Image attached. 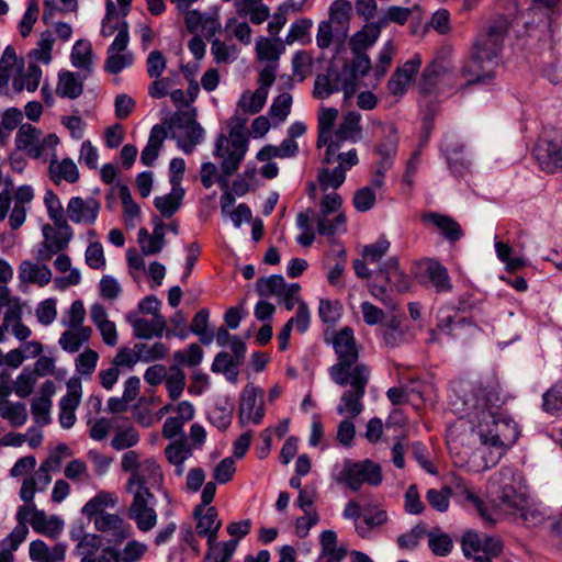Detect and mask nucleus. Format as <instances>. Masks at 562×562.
Returning a JSON list of instances; mask_svg holds the SVG:
<instances>
[{
	"mask_svg": "<svg viewBox=\"0 0 562 562\" xmlns=\"http://www.w3.org/2000/svg\"><path fill=\"white\" fill-rule=\"evenodd\" d=\"M83 91L82 78L75 72L64 70L58 74L56 93L60 98L77 99Z\"/></svg>",
	"mask_w": 562,
	"mask_h": 562,
	"instance_id": "7c9ffc66",
	"label": "nucleus"
},
{
	"mask_svg": "<svg viewBox=\"0 0 562 562\" xmlns=\"http://www.w3.org/2000/svg\"><path fill=\"white\" fill-rule=\"evenodd\" d=\"M440 150L446 157L449 169L454 175H462L469 169L471 160L464 155V145L454 135L445 136Z\"/></svg>",
	"mask_w": 562,
	"mask_h": 562,
	"instance_id": "aec40b11",
	"label": "nucleus"
},
{
	"mask_svg": "<svg viewBox=\"0 0 562 562\" xmlns=\"http://www.w3.org/2000/svg\"><path fill=\"white\" fill-rule=\"evenodd\" d=\"M49 175L54 183L59 184L61 181L75 183L79 180V170L71 158L58 160L53 158L49 162Z\"/></svg>",
	"mask_w": 562,
	"mask_h": 562,
	"instance_id": "c85d7f7f",
	"label": "nucleus"
},
{
	"mask_svg": "<svg viewBox=\"0 0 562 562\" xmlns=\"http://www.w3.org/2000/svg\"><path fill=\"white\" fill-rule=\"evenodd\" d=\"M61 464V458L59 454H50L45 461H43L35 472L30 477L36 481V488L42 492L44 491L52 481L50 471L57 470Z\"/></svg>",
	"mask_w": 562,
	"mask_h": 562,
	"instance_id": "8fccbe9b",
	"label": "nucleus"
},
{
	"mask_svg": "<svg viewBox=\"0 0 562 562\" xmlns=\"http://www.w3.org/2000/svg\"><path fill=\"white\" fill-rule=\"evenodd\" d=\"M167 460L175 465V473L181 476L184 472V461L192 456V449L186 440L173 441L165 449Z\"/></svg>",
	"mask_w": 562,
	"mask_h": 562,
	"instance_id": "f704fd0d",
	"label": "nucleus"
},
{
	"mask_svg": "<svg viewBox=\"0 0 562 562\" xmlns=\"http://www.w3.org/2000/svg\"><path fill=\"white\" fill-rule=\"evenodd\" d=\"M41 130L26 123L19 127L15 135V145L20 150L26 151L33 158L41 157V150L37 147L38 137H41Z\"/></svg>",
	"mask_w": 562,
	"mask_h": 562,
	"instance_id": "cd10ccee",
	"label": "nucleus"
},
{
	"mask_svg": "<svg viewBox=\"0 0 562 562\" xmlns=\"http://www.w3.org/2000/svg\"><path fill=\"white\" fill-rule=\"evenodd\" d=\"M508 27V21L501 16L494 20L485 31L479 33L473 44L472 58L463 68V74L470 77L468 85H488L494 79Z\"/></svg>",
	"mask_w": 562,
	"mask_h": 562,
	"instance_id": "7ed1b4c3",
	"label": "nucleus"
},
{
	"mask_svg": "<svg viewBox=\"0 0 562 562\" xmlns=\"http://www.w3.org/2000/svg\"><path fill=\"white\" fill-rule=\"evenodd\" d=\"M391 241L385 235L380 236L374 243L366 245L362 249V257L368 262H379L390 250Z\"/></svg>",
	"mask_w": 562,
	"mask_h": 562,
	"instance_id": "e2e57ef3",
	"label": "nucleus"
},
{
	"mask_svg": "<svg viewBox=\"0 0 562 562\" xmlns=\"http://www.w3.org/2000/svg\"><path fill=\"white\" fill-rule=\"evenodd\" d=\"M317 180L322 191L326 192L328 189L337 190L346 180V175L342 168H323L319 170Z\"/></svg>",
	"mask_w": 562,
	"mask_h": 562,
	"instance_id": "bf43d9fd",
	"label": "nucleus"
},
{
	"mask_svg": "<svg viewBox=\"0 0 562 562\" xmlns=\"http://www.w3.org/2000/svg\"><path fill=\"white\" fill-rule=\"evenodd\" d=\"M428 546L435 555L446 557L451 552L453 541L448 533L432 530L428 533Z\"/></svg>",
	"mask_w": 562,
	"mask_h": 562,
	"instance_id": "680f3d73",
	"label": "nucleus"
},
{
	"mask_svg": "<svg viewBox=\"0 0 562 562\" xmlns=\"http://www.w3.org/2000/svg\"><path fill=\"white\" fill-rule=\"evenodd\" d=\"M256 52L259 60L277 61L285 52V47L279 37L267 38L261 36L256 42Z\"/></svg>",
	"mask_w": 562,
	"mask_h": 562,
	"instance_id": "ea45409f",
	"label": "nucleus"
},
{
	"mask_svg": "<svg viewBox=\"0 0 562 562\" xmlns=\"http://www.w3.org/2000/svg\"><path fill=\"white\" fill-rule=\"evenodd\" d=\"M286 282L281 274H272L268 278H259L256 282V290L260 296H280Z\"/></svg>",
	"mask_w": 562,
	"mask_h": 562,
	"instance_id": "5fc2aeb1",
	"label": "nucleus"
},
{
	"mask_svg": "<svg viewBox=\"0 0 562 562\" xmlns=\"http://www.w3.org/2000/svg\"><path fill=\"white\" fill-rule=\"evenodd\" d=\"M195 507L194 517L196 518V532L200 537L206 538L207 542L217 540L222 521L218 519V513L215 507L210 506L205 509Z\"/></svg>",
	"mask_w": 562,
	"mask_h": 562,
	"instance_id": "b1692460",
	"label": "nucleus"
},
{
	"mask_svg": "<svg viewBox=\"0 0 562 562\" xmlns=\"http://www.w3.org/2000/svg\"><path fill=\"white\" fill-rule=\"evenodd\" d=\"M238 547V540L207 542V550L202 562H229Z\"/></svg>",
	"mask_w": 562,
	"mask_h": 562,
	"instance_id": "c9c22d12",
	"label": "nucleus"
},
{
	"mask_svg": "<svg viewBox=\"0 0 562 562\" xmlns=\"http://www.w3.org/2000/svg\"><path fill=\"white\" fill-rule=\"evenodd\" d=\"M100 203L93 199H82L74 196L67 204V214L71 222L76 224H93L98 218Z\"/></svg>",
	"mask_w": 562,
	"mask_h": 562,
	"instance_id": "412c9836",
	"label": "nucleus"
},
{
	"mask_svg": "<svg viewBox=\"0 0 562 562\" xmlns=\"http://www.w3.org/2000/svg\"><path fill=\"white\" fill-rule=\"evenodd\" d=\"M334 480L339 484H346L351 491L357 492L363 484L378 486L381 484V467L372 460L353 462L346 460L341 470L333 474Z\"/></svg>",
	"mask_w": 562,
	"mask_h": 562,
	"instance_id": "6e6552de",
	"label": "nucleus"
},
{
	"mask_svg": "<svg viewBox=\"0 0 562 562\" xmlns=\"http://www.w3.org/2000/svg\"><path fill=\"white\" fill-rule=\"evenodd\" d=\"M371 370L367 364H357L349 375V390L345 391L337 406L339 414H348L350 418H356L363 411L362 398L366 394V387L370 380Z\"/></svg>",
	"mask_w": 562,
	"mask_h": 562,
	"instance_id": "1a4fd4ad",
	"label": "nucleus"
},
{
	"mask_svg": "<svg viewBox=\"0 0 562 562\" xmlns=\"http://www.w3.org/2000/svg\"><path fill=\"white\" fill-rule=\"evenodd\" d=\"M533 156L543 171L562 170V131H544L533 147Z\"/></svg>",
	"mask_w": 562,
	"mask_h": 562,
	"instance_id": "9b49d317",
	"label": "nucleus"
},
{
	"mask_svg": "<svg viewBox=\"0 0 562 562\" xmlns=\"http://www.w3.org/2000/svg\"><path fill=\"white\" fill-rule=\"evenodd\" d=\"M168 126L171 138L177 140L178 147L187 155L191 154L204 137V130L196 122L194 111L175 114Z\"/></svg>",
	"mask_w": 562,
	"mask_h": 562,
	"instance_id": "9d476101",
	"label": "nucleus"
},
{
	"mask_svg": "<svg viewBox=\"0 0 562 562\" xmlns=\"http://www.w3.org/2000/svg\"><path fill=\"white\" fill-rule=\"evenodd\" d=\"M333 348L337 356V362L328 370L330 379L339 386H347L352 369L360 364L358 362L359 346L355 338L353 329L346 326L335 333Z\"/></svg>",
	"mask_w": 562,
	"mask_h": 562,
	"instance_id": "0eeeda50",
	"label": "nucleus"
},
{
	"mask_svg": "<svg viewBox=\"0 0 562 562\" xmlns=\"http://www.w3.org/2000/svg\"><path fill=\"white\" fill-rule=\"evenodd\" d=\"M66 550L65 543L49 547L43 540L36 539L30 543L29 554L33 562H64Z\"/></svg>",
	"mask_w": 562,
	"mask_h": 562,
	"instance_id": "a878e982",
	"label": "nucleus"
},
{
	"mask_svg": "<svg viewBox=\"0 0 562 562\" xmlns=\"http://www.w3.org/2000/svg\"><path fill=\"white\" fill-rule=\"evenodd\" d=\"M70 59L74 67L90 74L93 64L91 43L87 40H78L72 46Z\"/></svg>",
	"mask_w": 562,
	"mask_h": 562,
	"instance_id": "58836bf2",
	"label": "nucleus"
},
{
	"mask_svg": "<svg viewBox=\"0 0 562 562\" xmlns=\"http://www.w3.org/2000/svg\"><path fill=\"white\" fill-rule=\"evenodd\" d=\"M123 30H125L126 34L130 36L127 22L117 16L114 3L109 0L106 2L105 16L102 20L101 35L103 37H110L115 32L116 34H120Z\"/></svg>",
	"mask_w": 562,
	"mask_h": 562,
	"instance_id": "79ce46f5",
	"label": "nucleus"
},
{
	"mask_svg": "<svg viewBox=\"0 0 562 562\" xmlns=\"http://www.w3.org/2000/svg\"><path fill=\"white\" fill-rule=\"evenodd\" d=\"M342 198L333 191L321 199L319 213L316 215L319 235L333 236L346 224V215L341 212Z\"/></svg>",
	"mask_w": 562,
	"mask_h": 562,
	"instance_id": "f8f14e48",
	"label": "nucleus"
},
{
	"mask_svg": "<svg viewBox=\"0 0 562 562\" xmlns=\"http://www.w3.org/2000/svg\"><path fill=\"white\" fill-rule=\"evenodd\" d=\"M239 364L236 360H233L231 353L226 351L218 352L211 364V371L213 373L223 374L225 379L232 383H238Z\"/></svg>",
	"mask_w": 562,
	"mask_h": 562,
	"instance_id": "72a5a7b5",
	"label": "nucleus"
},
{
	"mask_svg": "<svg viewBox=\"0 0 562 562\" xmlns=\"http://www.w3.org/2000/svg\"><path fill=\"white\" fill-rule=\"evenodd\" d=\"M128 42L130 36L126 34L125 30L115 35L114 41L106 52L105 70L108 72L116 75L133 64L134 58L131 52L121 54L126 49Z\"/></svg>",
	"mask_w": 562,
	"mask_h": 562,
	"instance_id": "f3484780",
	"label": "nucleus"
},
{
	"mask_svg": "<svg viewBox=\"0 0 562 562\" xmlns=\"http://www.w3.org/2000/svg\"><path fill=\"white\" fill-rule=\"evenodd\" d=\"M36 382L35 372L30 367H25L13 382V392L16 396L25 398L33 393Z\"/></svg>",
	"mask_w": 562,
	"mask_h": 562,
	"instance_id": "4d7b16f0",
	"label": "nucleus"
},
{
	"mask_svg": "<svg viewBox=\"0 0 562 562\" xmlns=\"http://www.w3.org/2000/svg\"><path fill=\"white\" fill-rule=\"evenodd\" d=\"M204 352L198 344H191L186 350H178L173 353V360L177 364L196 367L203 360Z\"/></svg>",
	"mask_w": 562,
	"mask_h": 562,
	"instance_id": "338daca9",
	"label": "nucleus"
},
{
	"mask_svg": "<svg viewBox=\"0 0 562 562\" xmlns=\"http://www.w3.org/2000/svg\"><path fill=\"white\" fill-rule=\"evenodd\" d=\"M91 335V327L69 328L60 335L58 345L64 351L75 353L80 350L83 344L89 341Z\"/></svg>",
	"mask_w": 562,
	"mask_h": 562,
	"instance_id": "473e14b6",
	"label": "nucleus"
},
{
	"mask_svg": "<svg viewBox=\"0 0 562 562\" xmlns=\"http://www.w3.org/2000/svg\"><path fill=\"white\" fill-rule=\"evenodd\" d=\"M379 38V31L376 26L364 25L360 31L355 33L350 41V49L352 54L366 53L368 48L372 47Z\"/></svg>",
	"mask_w": 562,
	"mask_h": 562,
	"instance_id": "37998d69",
	"label": "nucleus"
},
{
	"mask_svg": "<svg viewBox=\"0 0 562 562\" xmlns=\"http://www.w3.org/2000/svg\"><path fill=\"white\" fill-rule=\"evenodd\" d=\"M0 416L12 427H21L27 420L26 405L21 402L0 401Z\"/></svg>",
	"mask_w": 562,
	"mask_h": 562,
	"instance_id": "c03bdc74",
	"label": "nucleus"
},
{
	"mask_svg": "<svg viewBox=\"0 0 562 562\" xmlns=\"http://www.w3.org/2000/svg\"><path fill=\"white\" fill-rule=\"evenodd\" d=\"M42 79V69L36 64H30L25 72L13 79L12 87L14 91L21 92L24 89L29 92L37 90Z\"/></svg>",
	"mask_w": 562,
	"mask_h": 562,
	"instance_id": "49530a36",
	"label": "nucleus"
},
{
	"mask_svg": "<svg viewBox=\"0 0 562 562\" xmlns=\"http://www.w3.org/2000/svg\"><path fill=\"white\" fill-rule=\"evenodd\" d=\"M162 483V472L154 459H146L138 470L130 475L126 482L128 493H151L149 487L159 486Z\"/></svg>",
	"mask_w": 562,
	"mask_h": 562,
	"instance_id": "4468645a",
	"label": "nucleus"
},
{
	"mask_svg": "<svg viewBox=\"0 0 562 562\" xmlns=\"http://www.w3.org/2000/svg\"><path fill=\"white\" fill-rule=\"evenodd\" d=\"M126 321L138 339L160 338L166 329V319L162 315H156L148 319L140 317L136 312H130L126 314Z\"/></svg>",
	"mask_w": 562,
	"mask_h": 562,
	"instance_id": "a211bd4d",
	"label": "nucleus"
},
{
	"mask_svg": "<svg viewBox=\"0 0 562 562\" xmlns=\"http://www.w3.org/2000/svg\"><path fill=\"white\" fill-rule=\"evenodd\" d=\"M133 501L127 509L128 518L132 519L139 531L148 532L156 525L158 515L155 509V496L153 493H131Z\"/></svg>",
	"mask_w": 562,
	"mask_h": 562,
	"instance_id": "ddd939ff",
	"label": "nucleus"
},
{
	"mask_svg": "<svg viewBox=\"0 0 562 562\" xmlns=\"http://www.w3.org/2000/svg\"><path fill=\"white\" fill-rule=\"evenodd\" d=\"M117 504V497L115 494L110 492H99L94 497L89 499L82 507V514L92 519L97 517L100 513H105L104 508L111 507L114 508Z\"/></svg>",
	"mask_w": 562,
	"mask_h": 562,
	"instance_id": "a19ab883",
	"label": "nucleus"
},
{
	"mask_svg": "<svg viewBox=\"0 0 562 562\" xmlns=\"http://www.w3.org/2000/svg\"><path fill=\"white\" fill-rule=\"evenodd\" d=\"M506 400L501 385L493 381L473 385L451 402L460 419L469 424L473 442L477 441L487 451L482 457L481 470L494 467L520 436L519 426L503 409Z\"/></svg>",
	"mask_w": 562,
	"mask_h": 562,
	"instance_id": "f257e3e1",
	"label": "nucleus"
},
{
	"mask_svg": "<svg viewBox=\"0 0 562 562\" xmlns=\"http://www.w3.org/2000/svg\"><path fill=\"white\" fill-rule=\"evenodd\" d=\"M56 229L50 225L43 226V236L45 238L44 249L40 250L38 257L47 260L52 255L67 248L69 241L72 239L74 232L67 222L56 223Z\"/></svg>",
	"mask_w": 562,
	"mask_h": 562,
	"instance_id": "2eb2a0df",
	"label": "nucleus"
},
{
	"mask_svg": "<svg viewBox=\"0 0 562 562\" xmlns=\"http://www.w3.org/2000/svg\"><path fill=\"white\" fill-rule=\"evenodd\" d=\"M139 361L144 363L161 360L167 356L168 348L165 344L157 341L153 345L136 344L135 345Z\"/></svg>",
	"mask_w": 562,
	"mask_h": 562,
	"instance_id": "0e129e2a",
	"label": "nucleus"
},
{
	"mask_svg": "<svg viewBox=\"0 0 562 562\" xmlns=\"http://www.w3.org/2000/svg\"><path fill=\"white\" fill-rule=\"evenodd\" d=\"M31 526L35 532L57 539L63 531L64 521L57 516H47L44 510H36Z\"/></svg>",
	"mask_w": 562,
	"mask_h": 562,
	"instance_id": "bb28decb",
	"label": "nucleus"
},
{
	"mask_svg": "<svg viewBox=\"0 0 562 562\" xmlns=\"http://www.w3.org/2000/svg\"><path fill=\"white\" fill-rule=\"evenodd\" d=\"M267 98L268 91H263V89H257L252 93L246 91L237 103V110L241 111L245 115L256 114L263 109Z\"/></svg>",
	"mask_w": 562,
	"mask_h": 562,
	"instance_id": "a18cd8bd",
	"label": "nucleus"
},
{
	"mask_svg": "<svg viewBox=\"0 0 562 562\" xmlns=\"http://www.w3.org/2000/svg\"><path fill=\"white\" fill-rule=\"evenodd\" d=\"M99 360V353L90 348L79 353L75 360L76 371L82 375L90 378L95 371Z\"/></svg>",
	"mask_w": 562,
	"mask_h": 562,
	"instance_id": "69168bd1",
	"label": "nucleus"
},
{
	"mask_svg": "<svg viewBox=\"0 0 562 562\" xmlns=\"http://www.w3.org/2000/svg\"><path fill=\"white\" fill-rule=\"evenodd\" d=\"M94 528L102 533L108 535L109 541L121 543L133 535V528L120 515L112 513H100L93 517Z\"/></svg>",
	"mask_w": 562,
	"mask_h": 562,
	"instance_id": "dca6fc26",
	"label": "nucleus"
},
{
	"mask_svg": "<svg viewBox=\"0 0 562 562\" xmlns=\"http://www.w3.org/2000/svg\"><path fill=\"white\" fill-rule=\"evenodd\" d=\"M411 284L409 277L400 268L397 257H390L380 266L369 284V290L383 305L394 310L396 304L391 293L407 292L411 289Z\"/></svg>",
	"mask_w": 562,
	"mask_h": 562,
	"instance_id": "39448f33",
	"label": "nucleus"
},
{
	"mask_svg": "<svg viewBox=\"0 0 562 562\" xmlns=\"http://www.w3.org/2000/svg\"><path fill=\"white\" fill-rule=\"evenodd\" d=\"M488 493L495 506L515 522L533 527L541 524L546 513L516 487V473L512 468H502L488 481Z\"/></svg>",
	"mask_w": 562,
	"mask_h": 562,
	"instance_id": "f03ea898",
	"label": "nucleus"
},
{
	"mask_svg": "<svg viewBox=\"0 0 562 562\" xmlns=\"http://www.w3.org/2000/svg\"><path fill=\"white\" fill-rule=\"evenodd\" d=\"M419 267L424 269L428 280L438 293H448L452 290V282L447 268L438 260L425 258Z\"/></svg>",
	"mask_w": 562,
	"mask_h": 562,
	"instance_id": "393cba45",
	"label": "nucleus"
},
{
	"mask_svg": "<svg viewBox=\"0 0 562 562\" xmlns=\"http://www.w3.org/2000/svg\"><path fill=\"white\" fill-rule=\"evenodd\" d=\"M422 222L424 224H431L450 244H454L463 237L460 224L448 215L427 212L422 215Z\"/></svg>",
	"mask_w": 562,
	"mask_h": 562,
	"instance_id": "4be33fe9",
	"label": "nucleus"
},
{
	"mask_svg": "<svg viewBox=\"0 0 562 562\" xmlns=\"http://www.w3.org/2000/svg\"><path fill=\"white\" fill-rule=\"evenodd\" d=\"M398 137L396 130L390 126L387 134L383 142L378 146V154L382 158L383 168H390L392 158L395 156L397 150Z\"/></svg>",
	"mask_w": 562,
	"mask_h": 562,
	"instance_id": "052dcab7",
	"label": "nucleus"
},
{
	"mask_svg": "<svg viewBox=\"0 0 562 562\" xmlns=\"http://www.w3.org/2000/svg\"><path fill=\"white\" fill-rule=\"evenodd\" d=\"M313 214L314 212L308 210L296 215V226L301 231V234L296 236V243L303 247L311 246L315 240V232L312 224Z\"/></svg>",
	"mask_w": 562,
	"mask_h": 562,
	"instance_id": "603ef678",
	"label": "nucleus"
},
{
	"mask_svg": "<svg viewBox=\"0 0 562 562\" xmlns=\"http://www.w3.org/2000/svg\"><path fill=\"white\" fill-rule=\"evenodd\" d=\"M183 196L184 190L182 187H172L168 194L156 196L154 205L164 217H171L180 207Z\"/></svg>",
	"mask_w": 562,
	"mask_h": 562,
	"instance_id": "4c0bfd02",
	"label": "nucleus"
},
{
	"mask_svg": "<svg viewBox=\"0 0 562 562\" xmlns=\"http://www.w3.org/2000/svg\"><path fill=\"white\" fill-rule=\"evenodd\" d=\"M261 390L254 385H246L239 404V423L244 426L249 423L260 424L265 409L261 402H258V394Z\"/></svg>",
	"mask_w": 562,
	"mask_h": 562,
	"instance_id": "6ab92c4d",
	"label": "nucleus"
},
{
	"mask_svg": "<svg viewBox=\"0 0 562 562\" xmlns=\"http://www.w3.org/2000/svg\"><path fill=\"white\" fill-rule=\"evenodd\" d=\"M361 114L355 111L348 112L344 115L335 135L333 136L338 142L346 140L356 143L361 138L362 130L360 126Z\"/></svg>",
	"mask_w": 562,
	"mask_h": 562,
	"instance_id": "c756f323",
	"label": "nucleus"
},
{
	"mask_svg": "<svg viewBox=\"0 0 562 562\" xmlns=\"http://www.w3.org/2000/svg\"><path fill=\"white\" fill-rule=\"evenodd\" d=\"M338 116V110L334 108H324L318 116V137L317 147H323L333 137L331 130Z\"/></svg>",
	"mask_w": 562,
	"mask_h": 562,
	"instance_id": "09e8293b",
	"label": "nucleus"
},
{
	"mask_svg": "<svg viewBox=\"0 0 562 562\" xmlns=\"http://www.w3.org/2000/svg\"><path fill=\"white\" fill-rule=\"evenodd\" d=\"M339 90L340 75L338 72H328L327 75H319L316 77L313 95L316 99H327Z\"/></svg>",
	"mask_w": 562,
	"mask_h": 562,
	"instance_id": "de8ad7c7",
	"label": "nucleus"
},
{
	"mask_svg": "<svg viewBox=\"0 0 562 562\" xmlns=\"http://www.w3.org/2000/svg\"><path fill=\"white\" fill-rule=\"evenodd\" d=\"M165 138V128L160 125H154L150 130L147 144L140 154V161L143 165L151 166L155 162Z\"/></svg>",
	"mask_w": 562,
	"mask_h": 562,
	"instance_id": "e433bc0d",
	"label": "nucleus"
},
{
	"mask_svg": "<svg viewBox=\"0 0 562 562\" xmlns=\"http://www.w3.org/2000/svg\"><path fill=\"white\" fill-rule=\"evenodd\" d=\"M422 64V57L414 55L402 67L397 68L387 82L390 93L394 95L403 94Z\"/></svg>",
	"mask_w": 562,
	"mask_h": 562,
	"instance_id": "5701e85b",
	"label": "nucleus"
},
{
	"mask_svg": "<svg viewBox=\"0 0 562 562\" xmlns=\"http://www.w3.org/2000/svg\"><path fill=\"white\" fill-rule=\"evenodd\" d=\"M448 74V67L443 61L434 60L430 63L423 72V89L427 92H430L439 82L441 78H443Z\"/></svg>",
	"mask_w": 562,
	"mask_h": 562,
	"instance_id": "13d9d810",
	"label": "nucleus"
},
{
	"mask_svg": "<svg viewBox=\"0 0 562 562\" xmlns=\"http://www.w3.org/2000/svg\"><path fill=\"white\" fill-rule=\"evenodd\" d=\"M247 117L238 111L229 120V136L220 134L216 138L213 155L221 159L224 176L235 173L248 150V138L245 134Z\"/></svg>",
	"mask_w": 562,
	"mask_h": 562,
	"instance_id": "20e7f679",
	"label": "nucleus"
},
{
	"mask_svg": "<svg viewBox=\"0 0 562 562\" xmlns=\"http://www.w3.org/2000/svg\"><path fill=\"white\" fill-rule=\"evenodd\" d=\"M139 442L138 431L132 427L119 428L111 440V447L116 451H122L135 447Z\"/></svg>",
	"mask_w": 562,
	"mask_h": 562,
	"instance_id": "6e6d98bb",
	"label": "nucleus"
},
{
	"mask_svg": "<svg viewBox=\"0 0 562 562\" xmlns=\"http://www.w3.org/2000/svg\"><path fill=\"white\" fill-rule=\"evenodd\" d=\"M473 310L474 304L467 301L463 296L459 299L458 305L440 308L437 328L431 330V335L435 336L438 333L453 339L469 341L480 331V327L472 321V317L469 318L464 315V313L472 312ZM435 339L432 337V340Z\"/></svg>",
	"mask_w": 562,
	"mask_h": 562,
	"instance_id": "423d86ee",
	"label": "nucleus"
},
{
	"mask_svg": "<svg viewBox=\"0 0 562 562\" xmlns=\"http://www.w3.org/2000/svg\"><path fill=\"white\" fill-rule=\"evenodd\" d=\"M209 310L202 308L194 315L190 326V330L199 336L200 341L205 346L214 340V331L209 328Z\"/></svg>",
	"mask_w": 562,
	"mask_h": 562,
	"instance_id": "3c124183",
	"label": "nucleus"
},
{
	"mask_svg": "<svg viewBox=\"0 0 562 562\" xmlns=\"http://www.w3.org/2000/svg\"><path fill=\"white\" fill-rule=\"evenodd\" d=\"M19 278L24 283H36L43 286L49 283L52 271L47 266H38L25 260L19 267Z\"/></svg>",
	"mask_w": 562,
	"mask_h": 562,
	"instance_id": "2f4dec72",
	"label": "nucleus"
},
{
	"mask_svg": "<svg viewBox=\"0 0 562 562\" xmlns=\"http://www.w3.org/2000/svg\"><path fill=\"white\" fill-rule=\"evenodd\" d=\"M542 406L546 412L552 415L562 412V380L543 394Z\"/></svg>",
	"mask_w": 562,
	"mask_h": 562,
	"instance_id": "774afa93",
	"label": "nucleus"
},
{
	"mask_svg": "<svg viewBox=\"0 0 562 562\" xmlns=\"http://www.w3.org/2000/svg\"><path fill=\"white\" fill-rule=\"evenodd\" d=\"M351 3L348 0H335L329 8V21L330 24H336L339 30L347 31Z\"/></svg>",
	"mask_w": 562,
	"mask_h": 562,
	"instance_id": "864d4df0",
	"label": "nucleus"
}]
</instances>
